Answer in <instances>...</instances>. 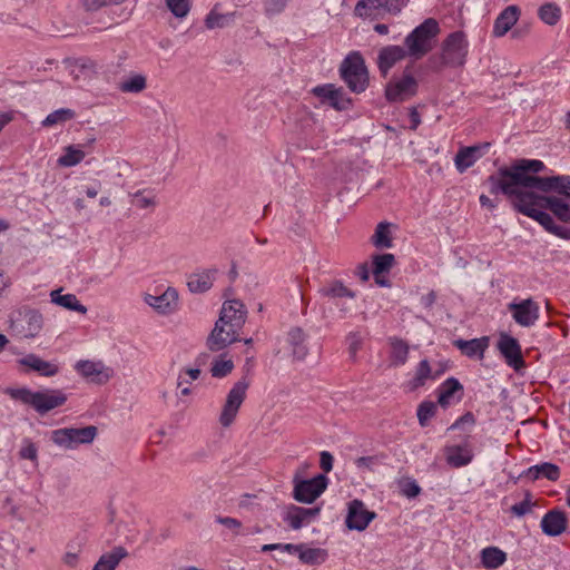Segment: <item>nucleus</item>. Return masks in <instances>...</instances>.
I'll list each match as a JSON object with an SVG mask.
<instances>
[{
	"label": "nucleus",
	"instance_id": "nucleus-4",
	"mask_svg": "<svg viewBox=\"0 0 570 570\" xmlns=\"http://www.w3.org/2000/svg\"><path fill=\"white\" fill-rule=\"evenodd\" d=\"M469 52V41L463 31H454L446 36L441 43V50L428 59V69L441 72L445 68H461L465 65Z\"/></svg>",
	"mask_w": 570,
	"mask_h": 570
},
{
	"label": "nucleus",
	"instance_id": "nucleus-37",
	"mask_svg": "<svg viewBox=\"0 0 570 570\" xmlns=\"http://www.w3.org/2000/svg\"><path fill=\"white\" fill-rule=\"evenodd\" d=\"M298 559L305 564H321L327 559V551L321 548H308L306 544L302 543Z\"/></svg>",
	"mask_w": 570,
	"mask_h": 570
},
{
	"label": "nucleus",
	"instance_id": "nucleus-58",
	"mask_svg": "<svg viewBox=\"0 0 570 570\" xmlns=\"http://www.w3.org/2000/svg\"><path fill=\"white\" fill-rule=\"evenodd\" d=\"M20 456L22 459L36 460L37 459V448L33 443H28L20 450Z\"/></svg>",
	"mask_w": 570,
	"mask_h": 570
},
{
	"label": "nucleus",
	"instance_id": "nucleus-39",
	"mask_svg": "<svg viewBox=\"0 0 570 570\" xmlns=\"http://www.w3.org/2000/svg\"><path fill=\"white\" fill-rule=\"evenodd\" d=\"M372 243L377 248L392 247V238L389 223L383 222L376 226L375 233L372 236Z\"/></svg>",
	"mask_w": 570,
	"mask_h": 570
},
{
	"label": "nucleus",
	"instance_id": "nucleus-23",
	"mask_svg": "<svg viewBox=\"0 0 570 570\" xmlns=\"http://www.w3.org/2000/svg\"><path fill=\"white\" fill-rule=\"evenodd\" d=\"M407 55V50L400 46H389L380 50L377 66L383 75Z\"/></svg>",
	"mask_w": 570,
	"mask_h": 570
},
{
	"label": "nucleus",
	"instance_id": "nucleus-21",
	"mask_svg": "<svg viewBox=\"0 0 570 570\" xmlns=\"http://www.w3.org/2000/svg\"><path fill=\"white\" fill-rule=\"evenodd\" d=\"M145 302L155 308L157 312L163 314L171 313L178 302V293L175 288L168 287L163 294L160 295H150L148 294L145 297Z\"/></svg>",
	"mask_w": 570,
	"mask_h": 570
},
{
	"label": "nucleus",
	"instance_id": "nucleus-35",
	"mask_svg": "<svg viewBox=\"0 0 570 570\" xmlns=\"http://www.w3.org/2000/svg\"><path fill=\"white\" fill-rule=\"evenodd\" d=\"M318 292L323 297L328 298L355 297L354 292L347 288L341 281L328 282L324 284Z\"/></svg>",
	"mask_w": 570,
	"mask_h": 570
},
{
	"label": "nucleus",
	"instance_id": "nucleus-28",
	"mask_svg": "<svg viewBox=\"0 0 570 570\" xmlns=\"http://www.w3.org/2000/svg\"><path fill=\"white\" fill-rule=\"evenodd\" d=\"M128 556L124 547H115L110 552L104 553L92 570H116L119 562Z\"/></svg>",
	"mask_w": 570,
	"mask_h": 570
},
{
	"label": "nucleus",
	"instance_id": "nucleus-42",
	"mask_svg": "<svg viewBox=\"0 0 570 570\" xmlns=\"http://www.w3.org/2000/svg\"><path fill=\"white\" fill-rule=\"evenodd\" d=\"M538 13H539L540 19L550 26L556 24L560 20V17H561L560 8L556 3H552V2L542 4L539 8Z\"/></svg>",
	"mask_w": 570,
	"mask_h": 570
},
{
	"label": "nucleus",
	"instance_id": "nucleus-2",
	"mask_svg": "<svg viewBox=\"0 0 570 570\" xmlns=\"http://www.w3.org/2000/svg\"><path fill=\"white\" fill-rule=\"evenodd\" d=\"M550 178L559 180L552 183L549 189H532L534 199L529 206L535 213L548 216L550 222L540 224L547 232L559 238L570 239V228L557 224L550 214L542 210L549 209L560 222L570 224V176H551Z\"/></svg>",
	"mask_w": 570,
	"mask_h": 570
},
{
	"label": "nucleus",
	"instance_id": "nucleus-47",
	"mask_svg": "<svg viewBox=\"0 0 570 570\" xmlns=\"http://www.w3.org/2000/svg\"><path fill=\"white\" fill-rule=\"evenodd\" d=\"M383 8L382 0H360L354 9L358 17H368L373 10Z\"/></svg>",
	"mask_w": 570,
	"mask_h": 570
},
{
	"label": "nucleus",
	"instance_id": "nucleus-46",
	"mask_svg": "<svg viewBox=\"0 0 570 570\" xmlns=\"http://www.w3.org/2000/svg\"><path fill=\"white\" fill-rule=\"evenodd\" d=\"M167 8L176 18H185L191 8V0H165Z\"/></svg>",
	"mask_w": 570,
	"mask_h": 570
},
{
	"label": "nucleus",
	"instance_id": "nucleus-36",
	"mask_svg": "<svg viewBox=\"0 0 570 570\" xmlns=\"http://www.w3.org/2000/svg\"><path fill=\"white\" fill-rule=\"evenodd\" d=\"M462 391H463V386L456 379H454V377L448 379L440 386V393H439V397H438L439 404L443 407L448 406L451 403L454 394L458 392H462Z\"/></svg>",
	"mask_w": 570,
	"mask_h": 570
},
{
	"label": "nucleus",
	"instance_id": "nucleus-48",
	"mask_svg": "<svg viewBox=\"0 0 570 570\" xmlns=\"http://www.w3.org/2000/svg\"><path fill=\"white\" fill-rule=\"evenodd\" d=\"M131 203L139 209L154 208L157 204L155 196L146 195L145 190H138L135 194H132Z\"/></svg>",
	"mask_w": 570,
	"mask_h": 570
},
{
	"label": "nucleus",
	"instance_id": "nucleus-11",
	"mask_svg": "<svg viewBox=\"0 0 570 570\" xmlns=\"http://www.w3.org/2000/svg\"><path fill=\"white\" fill-rule=\"evenodd\" d=\"M293 497L302 503H313L326 489L327 478L318 474L309 480H299L295 475Z\"/></svg>",
	"mask_w": 570,
	"mask_h": 570
},
{
	"label": "nucleus",
	"instance_id": "nucleus-1",
	"mask_svg": "<svg viewBox=\"0 0 570 570\" xmlns=\"http://www.w3.org/2000/svg\"><path fill=\"white\" fill-rule=\"evenodd\" d=\"M544 164L537 159H521L512 164L510 167H502L497 175L488 178L490 193L498 194L501 191L511 202L513 208L537 220L539 224L549 223L548 216L535 213L530 204L532 189H549L552 183H557V178H541L534 174L543 170Z\"/></svg>",
	"mask_w": 570,
	"mask_h": 570
},
{
	"label": "nucleus",
	"instance_id": "nucleus-10",
	"mask_svg": "<svg viewBox=\"0 0 570 570\" xmlns=\"http://www.w3.org/2000/svg\"><path fill=\"white\" fill-rule=\"evenodd\" d=\"M42 315L35 309L18 311L11 318L12 331L26 338L37 336L42 328Z\"/></svg>",
	"mask_w": 570,
	"mask_h": 570
},
{
	"label": "nucleus",
	"instance_id": "nucleus-53",
	"mask_svg": "<svg viewBox=\"0 0 570 570\" xmlns=\"http://www.w3.org/2000/svg\"><path fill=\"white\" fill-rule=\"evenodd\" d=\"M287 4V0H265V10L268 14L281 13Z\"/></svg>",
	"mask_w": 570,
	"mask_h": 570
},
{
	"label": "nucleus",
	"instance_id": "nucleus-5",
	"mask_svg": "<svg viewBox=\"0 0 570 570\" xmlns=\"http://www.w3.org/2000/svg\"><path fill=\"white\" fill-rule=\"evenodd\" d=\"M7 394L12 400L30 405L39 414H46L53 409L62 406L67 401V395L62 391L52 389L38 392L27 387L8 389Z\"/></svg>",
	"mask_w": 570,
	"mask_h": 570
},
{
	"label": "nucleus",
	"instance_id": "nucleus-15",
	"mask_svg": "<svg viewBox=\"0 0 570 570\" xmlns=\"http://www.w3.org/2000/svg\"><path fill=\"white\" fill-rule=\"evenodd\" d=\"M312 92L318 97L322 102L328 104L336 110H346L351 106V99L346 97L342 87H336L333 83H326L313 88Z\"/></svg>",
	"mask_w": 570,
	"mask_h": 570
},
{
	"label": "nucleus",
	"instance_id": "nucleus-6",
	"mask_svg": "<svg viewBox=\"0 0 570 570\" xmlns=\"http://www.w3.org/2000/svg\"><path fill=\"white\" fill-rule=\"evenodd\" d=\"M440 33L439 22L429 18L417 26L404 40L407 55L421 59L433 48L435 38Z\"/></svg>",
	"mask_w": 570,
	"mask_h": 570
},
{
	"label": "nucleus",
	"instance_id": "nucleus-3",
	"mask_svg": "<svg viewBox=\"0 0 570 570\" xmlns=\"http://www.w3.org/2000/svg\"><path fill=\"white\" fill-rule=\"evenodd\" d=\"M247 318V309L238 299L226 301L220 309L219 318L207 338V347L219 352L239 340V330Z\"/></svg>",
	"mask_w": 570,
	"mask_h": 570
},
{
	"label": "nucleus",
	"instance_id": "nucleus-27",
	"mask_svg": "<svg viewBox=\"0 0 570 570\" xmlns=\"http://www.w3.org/2000/svg\"><path fill=\"white\" fill-rule=\"evenodd\" d=\"M216 269H207L193 273L188 277L187 286L191 293H204L213 286Z\"/></svg>",
	"mask_w": 570,
	"mask_h": 570
},
{
	"label": "nucleus",
	"instance_id": "nucleus-25",
	"mask_svg": "<svg viewBox=\"0 0 570 570\" xmlns=\"http://www.w3.org/2000/svg\"><path fill=\"white\" fill-rule=\"evenodd\" d=\"M19 363L37 372L41 376L51 377L59 372V366L52 362L45 361L36 354H28Z\"/></svg>",
	"mask_w": 570,
	"mask_h": 570
},
{
	"label": "nucleus",
	"instance_id": "nucleus-63",
	"mask_svg": "<svg viewBox=\"0 0 570 570\" xmlns=\"http://www.w3.org/2000/svg\"><path fill=\"white\" fill-rule=\"evenodd\" d=\"M436 301V293L434 291L429 292L426 295H424L421 298L422 304L424 307L430 308Z\"/></svg>",
	"mask_w": 570,
	"mask_h": 570
},
{
	"label": "nucleus",
	"instance_id": "nucleus-41",
	"mask_svg": "<svg viewBox=\"0 0 570 570\" xmlns=\"http://www.w3.org/2000/svg\"><path fill=\"white\" fill-rule=\"evenodd\" d=\"M233 13H220L217 11V7L210 10L205 19V24L208 29L224 28L233 19Z\"/></svg>",
	"mask_w": 570,
	"mask_h": 570
},
{
	"label": "nucleus",
	"instance_id": "nucleus-16",
	"mask_svg": "<svg viewBox=\"0 0 570 570\" xmlns=\"http://www.w3.org/2000/svg\"><path fill=\"white\" fill-rule=\"evenodd\" d=\"M498 350L505 358L509 366L519 371L524 367L525 363L522 356L521 346L517 338L502 333L498 341Z\"/></svg>",
	"mask_w": 570,
	"mask_h": 570
},
{
	"label": "nucleus",
	"instance_id": "nucleus-56",
	"mask_svg": "<svg viewBox=\"0 0 570 570\" xmlns=\"http://www.w3.org/2000/svg\"><path fill=\"white\" fill-rule=\"evenodd\" d=\"M333 455L327 452V451H323L321 452V455H320V465H321V469L324 471V472H330L332 471L333 469Z\"/></svg>",
	"mask_w": 570,
	"mask_h": 570
},
{
	"label": "nucleus",
	"instance_id": "nucleus-34",
	"mask_svg": "<svg viewBox=\"0 0 570 570\" xmlns=\"http://www.w3.org/2000/svg\"><path fill=\"white\" fill-rule=\"evenodd\" d=\"M306 335L299 327H294L288 332V342L293 347V355L297 360H303L308 353L305 345Z\"/></svg>",
	"mask_w": 570,
	"mask_h": 570
},
{
	"label": "nucleus",
	"instance_id": "nucleus-44",
	"mask_svg": "<svg viewBox=\"0 0 570 570\" xmlns=\"http://www.w3.org/2000/svg\"><path fill=\"white\" fill-rule=\"evenodd\" d=\"M394 264L393 254H377L373 256V275L380 276L383 273H387Z\"/></svg>",
	"mask_w": 570,
	"mask_h": 570
},
{
	"label": "nucleus",
	"instance_id": "nucleus-43",
	"mask_svg": "<svg viewBox=\"0 0 570 570\" xmlns=\"http://www.w3.org/2000/svg\"><path fill=\"white\" fill-rule=\"evenodd\" d=\"M146 77L142 75H135L119 83V89L122 92L138 94L146 88Z\"/></svg>",
	"mask_w": 570,
	"mask_h": 570
},
{
	"label": "nucleus",
	"instance_id": "nucleus-52",
	"mask_svg": "<svg viewBox=\"0 0 570 570\" xmlns=\"http://www.w3.org/2000/svg\"><path fill=\"white\" fill-rule=\"evenodd\" d=\"M346 342L348 344V352L352 357H355L356 353L362 346L363 337L358 332H352L347 335Z\"/></svg>",
	"mask_w": 570,
	"mask_h": 570
},
{
	"label": "nucleus",
	"instance_id": "nucleus-18",
	"mask_svg": "<svg viewBox=\"0 0 570 570\" xmlns=\"http://www.w3.org/2000/svg\"><path fill=\"white\" fill-rule=\"evenodd\" d=\"M490 149L489 142L461 147L454 157V164L459 173H464L473 166Z\"/></svg>",
	"mask_w": 570,
	"mask_h": 570
},
{
	"label": "nucleus",
	"instance_id": "nucleus-19",
	"mask_svg": "<svg viewBox=\"0 0 570 570\" xmlns=\"http://www.w3.org/2000/svg\"><path fill=\"white\" fill-rule=\"evenodd\" d=\"M321 512L318 507L303 508L289 505L284 514V521L293 529L298 530L309 524Z\"/></svg>",
	"mask_w": 570,
	"mask_h": 570
},
{
	"label": "nucleus",
	"instance_id": "nucleus-38",
	"mask_svg": "<svg viewBox=\"0 0 570 570\" xmlns=\"http://www.w3.org/2000/svg\"><path fill=\"white\" fill-rule=\"evenodd\" d=\"M76 117V112L69 108H61L49 114L41 122L43 127H53L65 124Z\"/></svg>",
	"mask_w": 570,
	"mask_h": 570
},
{
	"label": "nucleus",
	"instance_id": "nucleus-22",
	"mask_svg": "<svg viewBox=\"0 0 570 570\" xmlns=\"http://www.w3.org/2000/svg\"><path fill=\"white\" fill-rule=\"evenodd\" d=\"M520 9L517 6L507 7L494 20L492 35L503 37L518 22Z\"/></svg>",
	"mask_w": 570,
	"mask_h": 570
},
{
	"label": "nucleus",
	"instance_id": "nucleus-45",
	"mask_svg": "<svg viewBox=\"0 0 570 570\" xmlns=\"http://www.w3.org/2000/svg\"><path fill=\"white\" fill-rule=\"evenodd\" d=\"M234 368V363L230 358H225V355L219 356L212 363L210 373L214 377H225Z\"/></svg>",
	"mask_w": 570,
	"mask_h": 570
},
{
	"label": "nucleus",
	"instance_id": "nucleus-31",
	"mask_svg": "<svg viewBox=\"0 0 570 570\" xmlns=\"http://www.w3.org/2000/svg\"><path fill=\"white\" fill-rule=\"evenodd\" d=\"M50 297L52 303L66 309L75 311L80 314L87 313V307L83 306L73 294H61V289H55L50 293Z\"/></svg>",
	"mask_w": 570,
	"mask_h": 570
},
{
	"label": "nucleus",
	"instance_id": "nucleus-64",
	"mask_svg": "<svg viewBox=\"0 0 570 570\" xmlns=\"http://www.w3.org/2000/svg\"><path fill=\"white\" fill-rule=\"evenodd\" d=\"M282 551H286L288 553H297L299 554V551L302 550V543L301 544H293V543H279Z\"/></svg>",
	"mask_w": 570,
	"mask_h": 570
},
{
	"label": "nucleus",
	"instance_id": "nucleus-55",
	"mask_svg": "<svg viewBox=\"0 0 570 570\" xmlns=\"http://www.w3.org/2000/svg\"><path fill=\"white\" fill-rule=\"evenodd\" d=\"M383 9L390 13H399L405 4V0H382Z\"/></svg>",
	"mask_w": 570,
	"mask_h": 570
},
{
	"label": "nucleus",
	"instance_id": "nucleus-57",
	"mask_svg": "<svg viewBox=\"0 0 570 570\" xmlns=\"http://www.w3.org/2000/svg\"><path fill=\"white\" fill-rule=\"evenodd\" d=\"M75 61L79 67V71H81V72H85V71L95 72L96 71L97 65L94 60H91L89 58L75 59Z\"/></svg>",
	"mask_w": 570,
	"mask_h": 570
},
{
	"label": "nucleus",
	"instance_id": "nucleus-17",
	"mask_svg": "<svg viewBox=\"0 0 570 570\" xmlns=\"http://www.w3.org/2000/svg\"><path fill=\"white\" fill-rule=\"evenodd\" d=\"M75 368L81 376L98 384L107 383L114 375V371L105 366L102 362L79 361Z\"/></svg>",
	"mask_w": 570,
	"mask_h": 570
},
{
	"label": "nucleus",
	"instance_id": "nucleus-49",
	"mask_svg": "<svg viewBox=\"0 0 570 570\" xmlns=\"http://www.w3.org/2000/svg\"><path fill=\"white\" fill-rule=\"evenodd\" d=\"M436 405L433 402H423L417 407V419L421 426H426L430 419L434 416Z\"/></svg>",
	"mask_w": 570,
	"mask_h": 570
},
{
	"label": "nucleus",
	"instance_id": "nucleus-54",
	"mask_svg": "<svg viewBox=\"0 0 570 570\" xmlns=\"http://www.w3.org/2000/svg\"><path fill=\"white\" fill-rule=\"evenodd\" d=\"M377 463V455L360 456L355 460V464L360 469H366L373 472V466Z\"/></svg>",
	"mask_w": 570,
	"mask_h": 570
},
{
	"label": "nucleus",
	"instance_id": "nucleus-8",
	"mask_svg": "<svg viewBox=\"0 0 570 570\" xmlns=\"http://www.w3.org/2000/svg\"><path fill=\"white\" fill-rule=\"evenodd\" d=\"M97 435V428H63L51 432V441L65 449H75L80 444H90Z\"/></svg>",
	"mask_w": 570,
	"mask_h": 570
},
{
	"label": "nucleus",
	"instance_id": "nucleus-40",
	"mask_svg": "<svg viewBox=\"0 0 570 570\" xmlns=\"http://www.w3.org/2000/svg\"><path fill=\"white\" fill-rule=\"evenodd\" d=\"M85 156L81 149L70 145L65 148V154L59 157L58 164L62 167H72L81 163Z\"/></svg>",
	"mask_w": 570,
	"mask_h": 570
},
{
	"label": "nucleus",
	"instance_id": "nucleus-32",
	"mask_svg": "<svg viewBox=\"0 0 570 570\" xmlns=\"http://www.w3.org/2000/svg\"><path fill=\"white\" fill-rule=\"evenodd\" d=\"M391 346L390 360L392 366H401L404 365L407 361L410 346L409 344L399 337H390L389 340Z\"/></svg>",
	"mask_w": 570,
	"mask_h": 570
},
{
	"label": "nucleus",
	"instance_id": "nucleus-61",
	"mask_svg": "<svg viewBox=\"0 0 570 570\" xmlns=\"http://www.w3.org/2000/svg\"><path fill=\"white\" fill-rule=\"evenodd\" d=\"M62 561L66 566L73 568L78 563V554L76 552H66L63 554Z\"/></svg>",
	"mask_w": 570,
	"mask_h": 570
},
{
	"label": "nucleus",
	"instance_id": "nucleus-29",
	"mask_svg": "<svg viewBox=\"0 0 570 570\" xmlns=\"http://www.w3.org/2000/svg\"><path fill=\"white\" fill-rule=\"evenodd\" d=\"M525 475L532 481H535L540 478H546L550 481H557L560 476V469L553 463L544 462L530 466L527 470Z\"/></svg>",
	"mask_w": 570,
	"mask_h": 570
},
{
	"label": "nucleus",
	"instance_id": "nucleus-7",
	"mask_svg": "<svg viewBox=\"0 0 570 570\" xmlns=\"http://www.w3.org/2000/svg\"><path fill=\"white\" fill-rule=\"evenodd\" d=\"M340 73L352 92L361 94L368 86V72L358 52H352L343 60Z\"/></svg>",
	"mask_w": 570,
	"mask_h": 570
},
{
	"label": "nucleus",
	"instance_id": "nucleus-62",
	"mask_svg": "<svg viewBox=\"0 0 570 570\" xmlns=\"http://www.w3.org/2000/svg\"><path fill=\"white\" fill-rule=\"evenodd\" d=\"M421 491V488L417 485L416 482H411L406 485V488L404 489V494L409 498H414L416 495H419Z\"/></svg>",
	"mask_w": 570,
	"mask_h": 570
},
{
	"label": "nucleus",
	"instance_id": "nucleus-59",
	"mask_svg": "<svg viewBox=\"0 0 570 570\" xmlns=\"http://www.w3.org/2000/svg\"><path fill=\"white\" fill-rule=\"evenodd\" d=\"M63 63H65V67H66V69L68 71V73L72 77V79L73 80H78L79 79V73L78 72H80V71H79V67L76 63V61L72 60V59H66L63 61Z\"/></svg>",
	"mask_w": 570,
	"mask_h": 570
},
{
	"label": "nucleus",
	"instance_id": "nucleus-13",
	"mask_svg": "<svg viewBox=\"0 0 570 570\" xmlns=\"http://www.w3.org/2000/svg\"><path fill=\"white\" fill-rule=\"evenodd\" d=\"M514 322L522 327H531L539 320L540 306L532 298L512 302L508 305Z\"/></svg>",
	"mask_w": 570,
	"mask_h": 570
},
{
	"label": "nucleus",
	"instance_id": "nucleus-20",
	"mask_svg": "<svg viewBox=\"0 0 570 570\" xmlns=\"http://www.w3.org/2000/svg\"><path fill=\"white\" fill-rule=\"evenodd\" d=\"M568 519L561 510L548 511L541 520V529L543 533L550 537H557L563 533L567 529Z\"/></svg>",
	"mask_w": 570,
	"mask_h": 570
},
{
	"label": "nucleus",
	"instance_id": "nucleus-14",
	"mask_svg": "<svg viewBox=\"0 0 570 570\" xmlns=\"http://www.w3.org/2000/svg\"><path fill=\"white\" fill-rule=\"evenodd\" d=\"M376 518L374 511H370L363 501L354 499L347 504L345 524L350 530L364 531Z\"/></svg>",
	"mask_w": 570,
	"mask_h": 570
},
{
	"label": "nucleus",
	"instance_id": "nucleus-60",
	"mask_svg": "<svg viewBox=\"0 0 570 570\" xmlns=\"http://www.w3.org/2000/svg\"><path fill=\"white\" fill-rule=\"evenodd\" d=\"M87 11H96L107 4V0H81Z\"/></svg>",
	"mask_w": 570,
	"mask_h": 570
},
{
	"label": "nucleus",
	"instance_id": "nucleus-30",
	"mask_svg": "<svg viewBox=\"0 0 570 570\" xmlns=\"http://www.w3.org/2000/svg\"><path fill=\"white\" fill-rule=\"evenodd\" d=\"M481 563L485 569H498L507 561V553L498 547H487L480 552Z\"/></svg>",
	"mask_w": 570,
	"mask_h": 570
},
{
	"label": "nucleus",
	"instance_id": "nucleus-33",
	"mask_svg": "<svg viewBox=\"0 0 570 570\" xmlns=\"http://www.w3.org/2000/svg\"><path fill=\"white\" fill-rule=\"evenodd\" d=\"M444 371L442 368L433 372L428 360H422L415 371L413 380L410 382L411 389L415 390L425 384L428 380H434L440 376Z\"/></svg>",
	"mask_w": 570,
	"mask_h": 570
},
{
	"label": "nucleus",
	"instance_id": "nucleus-24",
	"mask_svg": "<svg viewBox=\"0 0 570 570\" xmlns=\"http://www.w3.org/2000/svg\"><path fill=\"white\" fill-rule=\"evenodd\" d=\"M444 452L448 464L456 469L468 465L473 459V452L466 444L446 446Z\"/></svg>",
	"mask_w": 570,
	"mask_h": 570
},
{
	"label": "nucleus",
	"instance_id": "nucleus-12",
	"mask_svg": "<svg viewBox=\"0 0 570 570\" xmlns=\"http://www.w3.org/2000/svg\"><path fill=\"white\" fill-rule=\"evenodd\" d=\"M417 88V80L411 73L404 72L400 78H394L386 85L385 97L390 102H403L414 97Z\"/></svg>",
	"mask_w": 570,
	"mask_h": 570
},
{
	"label": "nucleus",
	"instance_id": "nucleus-26",
	"mask_svg": "<svg viewBox=\"0 0 570 570\" xmlns=\"http://www.w3.org/2000/svg\"><path fill=\"white\" fill-rule=\"evenodd\" d=\"M454 346H456L464 355L469 357H479L483 358L484 352L489 346V337L483 336L481 338H473L470 341L456 340L454 341Z\"/></svg>",
	"mask_w": 570,
	"mask_h": 570
},
{
	"label": "nucleus",
	"instance_id": "nucleus-51",
	"mask_svg": "<svg viewBox=\"0 0 570 570\" xmlns=\"http://www.w3.org/2000/svg\"><path fill=\"white\" fill-rule=\"evenodd\" d=\"M532 502L530 493H527L525 499L511 507V512L517 517H523L532 511Z\"/></svg>",
	"mask_w": 570,
	"mask_h": 570
},
{
	"label": "nucleus",
	"instance_id": "nucleus-50",
	"mask_svg": "<svg viewBox=\"0 0 570 570\" xmlns=\"http://www.w3.org/2000/svg\"><path fill=\"white\" fill-rule=\"evenodd\" d=\"M215 520L217 523H219V524L224 525L225 528H227L228 530H230L233 532V534H235V535L240 534L243 524L239 520L232 518V517H222V515H217Z\"/></svg>",
	"mask_w": 570,
	"mask_h": 570
},
{
	"label": "nucleus",
	"instance_id": "nucleus-9",
	"mask_svg": "<svg viewBox=\"0 0 570 570\" xmlns=\"http://www.w3.org/2000/svg\"><path fill=\"white\" fill-rule=\"evenodd\" d=\"M249 387V380L242 377L237 381L227 394L225 404L219 415V423L224 428H228L233 424L240 405L243 404L246 392Z\"/></svg>",
	"mask_w": 570,
	"mask_h": 570
}]
</instances>
